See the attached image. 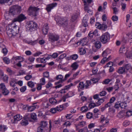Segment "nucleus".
I'll use <instances>...</instances> for the list:
<instances>
[{
  "label": "nucleus",
  "mask_w": 132,
  "mask_h": 132,
  "mask_svg": "<svg viewBox=\"0 0 132 132\" xmlns=\"http://www.w3.org/2000/svg\"><path fill=\"white\" fill-rule=\"evenodd\" d=\"M49 29V27L48 26V24L47 23H46L44 24L43 26V33L44 35L47 34Z\"/></svg>",
  "instance_id": "9b49d317"
},
{
  "label": "nucleus",
  "mask_w": 132,
  "mask_h": 132,
  "mask_svg": "<svg viewBox=\"0 0 132 132\" xmlns=\"http://www.w3.org/2000/svg\"><path fill=\"white\" fill-rule=\"evenodd\" d=\"M74 95L73 92H69L67 94V96H68V97H71Z\"/></svg>",
  "instance_id": "3c124183"
},
{
  "label": "nucleus",
  "mask_w": 132,
  "mask_h": 132,
  "mask_svg": "<svg viewBox=\"0 0 132 132\" xmlns=\"http://www.w3.org/2000/svg\"><path fill=\"white\" fill-rule=\"evenodd\" d=\"M88 129L87 127H85L82 129H79L78 132H88Z\"/></svg>",
  "instance_id": "f704fd0d"
},
{
  "label": "nucleus",
  "mask_w": 132,
  "mask_h": 132,
  "mask_svg": "<svg viewBox=\"0 0 132 132\" xmlns=\"http://www.w3.org/2000/svg\"><path fill=\"white\" fill-rule=\"evenodd\" d=\"M57 24L59 26L65 27L68 26V19L66 17H63L59 16L55 18Z\"/></svg>",
  "instance_id": "7ed1b4c3"
},
{
  "label": "nucleus",
  "mask_w": 132,
  "mask_h": 132,
  "mask_svg": "<svg viewBox=\"0 0 132 132\" xmlns=\"http://www.w3.org/2000/svg\"><path fill=\"white\" fill-rule=\"evenodd\" d=\"M49 102L52 104H55L57 103V100L54 98L52 97L49 99Z\"/></svg>",
  "instance_id": "aec40b11"
},
{
  "label": "nucleus",
  "mask_w": 132,
  "mask_h": 132,
  "mask_svg": "<svg viewBox=\"0 0 132 132\" xmlns=\"http://www.w3.org/2000/svg\"><path fill=\"white\" fill-rule=\"evenodd\" d=\"M27 107V111L29 112H31L34 111L37 108H38L39 106L37 105H32L30 106H28L27 105H26Z\"/></svg>",
  "instance_id": "9d476101"
},
{
  "label": "nucleus",
  "mask_w": 132,
  "mask_h": 132,
  "mask_svg": "<svg viewBox=\"0 0 132 132\" xmlns=\"http://www.w3.org/2000/svg\"><path fill=\"white\" fill-rule=\"evenodd\" d=\"M13 8V10L11 9L9 11L10 13L12 14L13 15H15L19 13L21 11V7L20 6H16L14 7Z\"/></svg>",
  "instance_id": "0eeeda50"
},
{
  "label": "nucleus",
  "mask_w": 132,
  "mask_h": 132,
  "mask_svg": "<svg viewBox=\"0 0 132 132\" xmlns=\"http://www.w3.org/2000/svg\"><path fill=\"white\" fill-rule=\"evenodd\" d=\"M45 79L44 77L42 78L40 80V84L43 85H44L45 84Z\"/></svg>",
  "instance_id": "e433bc0d"
},
{
  "label": "nucleus",
  "mask_w": 132,
  "mask_h": 132,
  "mask_svg": "<svg viewBox=\"0 0 132 132\" xmlns=\"http://www.w3.org/2000/svg\"><path fill=\"white\" fill-rule=\"evenodd\" d=\"M85 84V88L87 89L88 88V87L91 85V82L90 80H86Z\"/></svg>",
  "instance_id": "bb28decb"
},
{
  "label": "nucleus",
  "mask_w": 132,
  "mask_h": 132,
  "mask_svg": "<svg viewBox=\"0 0 132 132\" xmlns=\"http://www.w3.org/2000/svg\"><path fill=\"white\" fill-rule=\"evenodd\" d=\"M112 20L113 21H116L118 19V17L116 15H113L112 18Z\"/></svg>",
  "instance_id": "4d7b16f0"
},
{
  "label": "nucleus",
  "mask_w": 132,
  "mask_h": 132,
  "mask_svg": "<svg viewBox=\"0 0 132 132\" xmlns=\"http://www.w3.org/2000/svg\"><path fill=\"white\" fill-rule=\"evenodd\" d=\"M125 72V69L124 67L120 68L118 70V72L120 74H122Z\"/></svg>",
  "instance_id": "c756f323"
},
{
  "label": "nucleus",
  "mask_w": 132,
  "mask_h": 132,
  "mask_svg": "<svg viewBox=\"0 0 132 132\" xmlns=\"http://www.w3.org/2000/svg\"><path fill=\"white\" fill-rule=\"evenodd\" d=\"M30 114L27 113L25 115V126L28 124V121H31Z\"/></svg>",
  "instance_id": "f8f14e48"
},
{
  "label": "nucleus",
  "mask_w": 132,
  "mask_h": 132,
  "mask_svg": "<svg viewBox=\"0 0 132 132\" xmlns=\"http://www.w3.org/2000/svg\"><path fill=\"white\" fill-rule=\"evenodd\" d=\"M92 42H94V43L95 44V46L96 48L99 49L101 47V43L99 41L93 40Z\"/></svg>",
  "instance_id": "4468645a"
},
{
  "label": "nucleus",
  "mask_w": 132,
  "mask_h": 132,
  "mask_svg": "<svg viewBox=\"0 0 132 132\" xmlns=\"http://www.w3.org/2000/svg\"><path fill=\"white\" fill-rule=\"evenodd\" d=\"M56 79L57 80H59V81L55 83V84L56 85L62 83L65 81V80H64V79H63V77L61 75L57 76L56 77Z\"/></svg>",
  "instance_id": "1a4fd4ad"
},
{
  "label": "nucleus",
  "mask_w": 132,
  "mask_h": 132,
  "mask_svg": "<svg viewBox=\"0 0 132 132\" xmlns=\"http://www.w3.org/2000/svg\"><path fill=\"white\" fill-rule=\"evenodd\" d=\"M27 85L29 87L31 88H32L34 86V82L31 81H28L27 83Z\"/></svg>",
  "instance_id": "4c0bfd02"
},
{
  "label": "nucleus",
  "mask_w": 132,
  "mask_h": 132,
  "mask_svg": "<svg viewBox=\"0 0 132 132\" xmlns=\"http://www.w3.org/2000/svg\"><path fill=\"white\" fill-rule=\"evenodd\" d=\"M83 2L84 3V4L86 5L87 3L89 4L91 3L92 0H82Z\"/></svg>",
  "instance_id": "bf43d9fd"
},
{
  "label": "nucleus",
  "mask_w": 132,
  "mask_h": 132,
  "mask_svg": "<svg viewBox=\"0 0 132 132\" xmlns=\"http://www.w3.org/2000/svg\"><path fill=\"white\" fill-rule=\"evenodd\" d=\"M7 127L6 126L4 125H1L0 126V131H4L6 130Z\"/></svg>",
  "instance_id": "b1692460"
},
{
  "label": "nucleus",
  "mask_w": 132,
  "mask_h": 132,
  "mask_svg": "<svg viewBox=\"0 0 132 132\" xmlns=\"http://www.w3.org/2000/svg\"><path fill=\"white\" fill-rule=\"evenodd\" d=\"M82 24L83 26L85 27L87 26V20L83 19L82 21Z\"/></svg>",
  "instance_id": "49530a36"
},
{
  "label": "nucleus",
  "mask_w": 132,
  "mask_h": 132,
  "mask_svg": "<svg viewBox=\"0 0 132 132\" xmlns=\"http://www.w3.org/2000/svg\"><path fill=\"white\" fill-rule=\"evenodd\" d=\"M37 40L34 41L31 40L30 41H25V43L32 45H34L37 44Z\"/></svg>",
  "instance_id": "6ab92c4d"
},
{
  "label": "nucleus",
  "mask_w": 132,
  "mask_h": 132,
  "mask_svg": "<svg viewBox=\"0 0 132 132\" xmlns=\"http://www.w3.org/2000/svg\"><path fill=\"white\" fill-rule=\"evenodd\" d=\"M25 19V16L22 14L19 15L12 21L13 23L6 26V30L7 34L10 37L15 36L19 32V27L14 23L16 21L20 22Z\"/></svg>",
  "instance_id": "f257e3e1"
},
{
  "label": "nucleus",
  "mask_w": 132,
  "mask_h": 132,
  "mask_svg": "<svg viewBox=\"0 0 132 132\" xmlns=\"http://www.w3.org/2000/svg\"><path fill=\"white\" fill-rule=\"evenodd\" d=\"M48 36V40L52 45L55 44V42L57 41L59 39V36L55 34L50 33Z\"/></svg>",
  "instance_id": "39448f33"
},
{
  "label": "nucleus",
  "mask_w": 132,
  "mask_h": 132,
  "mask_svg": "<svg viewBox=\"0 0 132 132\" xmlns=\"http://www.w3.org/2000/svg\"><path fill=\"white\" fill-rule=\"evenodd\" d=\"M14 119L16 121H17L21 119H22V117L20 114H17L14 117Z\"/></svg>",
  "instance_id": "4be33fe9"
},
{
  "label": "nucleus",
  "mask_w": 132,
  "mask_h": 132,
  "mask_svg": "<svg viewBox=\"0 0 132 132\" xmlns=\"http://www.w3.org/2000/svg\"><path fill=\"white\" fill-rule=\"evenodd\" d=\"M96 106H96V104L94 103H91L89 104V105L88 107L90 109H92L93 108H94Z\"/></svg>",
  "instance_id": "79ce46f5"
},
{
  "label": "nucleus",
  "mask_w": 132,
  "mask_h": 132,
  "mask_svg": "<svg viewBox=\"0 0 132 132\" xmlns=\"http://www.w3.org/2000/svg\"><path fill=\"white\" fill-rule=\"evenodd\" d=\"M125 47L124 46H122L119 50L120 53H123L125 51Z\"/></svg>",
  "instance_id": "680f3d73"
},
{
  "label": "nucleus",
  "mask_w": 132,
  "mask_h": 132,
  "mask_svg": "<svg viewBox=\"0 0 132 132\" xmlns=\"http://www.w3.org/2000/svg\"><path fill=\"white\" fill-rule=\"evenodd\" d=\"M107 27V26L106 25L103 24H101V28H100V29L105 31Z\"/></svg>",
  "instance_id": "473e14b6"
},
{
  "label": "nucleus",
  "mask_w": 132,
  "mask_h": 132,
  "mask_svg": "<svg viewBox=\"0 0 132 132\" xmlns=\"http://www.w3.org/2000/svg\"><path fill=\"white\" fill-rule=\"evenodd\" d=\"M79 52L80 55H83L85 53L86 51L84 48H81L79 50Z\"/></svg>",
  "instance_id": "cd10ccee"
},
{
  "label": "nucleus",
  "mask_w": 132,
  "mask_h": 132,
  "mask_svg": "<svg viewBox=\"0 0 132 132\" xmlns=\"http://www.w3.org/2000/svg\"><path fill=\"white\" fill-rule=\"evenodd\" d=\"M131 68V66L130 64H126L125 67V69H126L128 70L129 69H130Z\"/></svg>",
  "instance_id": "6e6d98bb"
},
{
  "label": "nucleus",
  "mask_w": 132,
  "mask_h": 132,
  "mask_svg": "<svg viewBox=\"0 0 132 132\" xmlns=\"http://www.w3.org/2000/svg\"><path fill=\"white\" fill-rule=\"evenodd\" d=\"M85 88V84L84 82L82 81L80 82L78 86V89H80L81 90H83L84 88Z\"/></svg>",
  "instance_id": "f3484780"
},
{
  "label": "nucleus",
  "mask_w": 132,
  "mask_h": 132,
  "mask_svg": "<svg viewBox=\"0 0 132 132\" xmlns=\"http://www.w3.org/2000/svg\"><path fill=\"white\" fill-rule=\"evenodd\" d=\"M66 56V55L65 53L63 54L60 55L59 57V59L61 60V59H62V61H61L62 62V60H64L65 59L64 58Z\"/></svg>",
  "instance_id": "37998d69"
},
{
  "label": "nucleus",
  "mask_w": 132,
  "mask_h": 132,
  "mask_svg": "<svg viewBox=\"0 0 132 132\" xmlns=\"http://www.w3.org/2000/svg\"><path fill=\"white\" fill-rule=\"evenodd\" d=\"M120 102H116L114 105V107L116 109H118L120 107Z\"/></svg>",
  "instance_id": "8fccbe9b"
},
{
  "label": "nucleus",
  "mask_w": 132,
  "mask_h": 132,
  "mask_svg": "<svg viewBox=\"0 0 132 132\" xmlns=\"http://www.w3.org/2000/svg\"><path fill=\"white\" fill-rule=\"evenodd\" d=\"M3 60L4 62L7 64H9L10 63L9 59L7 57H4L3 58Z\"/></svg>",
  "instance_id": "ea45409f"
},
{
  "label": "nucleus",
  "mask_w": 132,
  "mask_h": 132,
  "mask_svg": "<svg viewBox=\"0 0 132 132\" xmlns=\"http://www.w3.org/2000/svg\"><path fill=\"white\" fill-rule=\"evenodd\" d=\"M57 4L56 3H53L47 5L46 6V10L48 12L51 11V10L53 9L57 5Z\"/></svg>",
  "instance_id": "6e6552de"
},
{
  "label": "nucleus",
  "mask_w": 132,
  "mask_h": 132,
  "mask_svg": "<svg viewBox=\"0 0 132 132\" xmlns=\"http://www.w3.org/2000/svg\"><path fill=\"white\" fill-rule=\"evenodd\" d=\"M6 88L5 85L3 83H1L0 84V89H1L2 90Z\"/></svg>",
  "instance_id": "052dcab7"
},
{
  "label": "nucleus",
  "mask_w": 132,
  "mask_h": 132,
  "mask_svg": "<svg viewBox=\"0 0 132 132\" xmlns=\"http://www.w3.org/2000/svg\"><path fill=\"white\" fill-rule=\"evenodd\" d=\"M132 115V111L129 110L126 112V116L127 117H129Z\"/></svg>",
  "instance_id": "a19ab883"
},
{
  "label": "nucleus",
  "mask_w": 132,
  "mask_h": 132,
  "mask_svg": "<svg viewBox=\"0 0 132 132\" xmlns=\"http://www.w3.org/2000/svg\"><path fill=\"white\" fill-rule=\"evenodd\" d=\"M42 54V53L38 51L35 53L33 55L34 56H39L40 54Z\"/></svg>",
  "instance_id": "69168bd1"
},
{
  "label": "nucleus",
  "mask_w": 132,
  "mask_h": 132,
  "mask_svg": "<svg viewBox=\"0 0 132 132\" xmlns=\"http://www.w3.org/2000/svg\"><path fill=\"white\" fill-rule=\"evenodd\" d=\"M93 113L90 112H88L86 114V117L88 119H90L92 118Z\"/></svg>",
  "instance_id": "58836bf2"
},
{
  "label": "nucleus",
  "mask_w": 132,
  "mask_h": 132,
  "mask_svg": "<svg viewBox=\"0 0 132 132\" xmlns=\"http://www.w3.org/2000/svg\"><path fill=\"white\" fill-rule=\"evenodd\" d=\"M110 39V35L107 32L103 34L100 38L101 41L103 44L106 43L109 41Z\"/></svg>",
  "instance_id": "423d86ee"
},
{
  "label": "nucleus",
  "mask_w": 132,
  "mask_h": 132,
  "mask_svg": "<svg viewBox=\"0 0 132 132\" xmlns=\"http://www.w3.org/2000/svg\"><path fill=\"white\" fill-rule=\"evenodd\" d=\"M129 122L127 120L125 121L123 123V125L125 127H126L129 125Z\"/></svg>",
  "instance_id": "09e8293b"
},
{
  "label": "nucleus",
  "mask_w": 132,
  "mask_h": 132,
  "mask_svg": "<svg viewBox=\"0 0 132 132\" xmlns=\"http://www.w3.org/2000/svg\"><path fill=\"white\" fill-rule=\"evenodd\" d=\"M37 23L31 21L27 22L25 25L26 31L27 30H30L31 31H35L37 29Z\"/></svg>",
  "instance_id": "20e7f679"
},
{
  "label": "nucleus",
  "mask_w": 132,
  "mask_h": 132,
  "mask_svg": "<svg viewBox=\"0 0 132 132\" xmlns=\"http://www.w3.org/2000/svg\"><path fill=\"white\" fill-rule=\"evenodd\" d=\"M34 6H30L29 8V15L30 16H36L37 15L39 11L42 10V8L40 7L38 5L41 3V0H32Z\"/></svg>",
  "instance_id": "f03ea898"
},
{
  "label": "nucleus",
  "mask_w": 132,
  "mask_h": 132,
  "mask_svg": "<svg viewBox=\"0 0 132 132\" xmlns=\"http://www.w3.org/2000/svg\"><path fill=\"white\" fill-rule=\"evenodd\" d=\"M98 101L96 103V106H98L100 105L104 101V99L103 98H98Z\"/></svg>",
  "instance_id": "dca6fc26"
},
{
  "label": "nucleus",
  "mask_w": 132,
  "mask_h": 132,
  "mask_svg": "<svg viewBox=\"0 0 132 132\" xmlns=\"http://www.w3.org/2000/svg\"><path fill=\"white\" fill-rule=\"evenodd\" d=\"M111 80L109 79H106L103 81L102 83L103 84H108Z\"/></svg>",
  "instance_id": "a18cd8bd"
},
{
  "label": "nucleus",
  "mask_w": 132,
  "mask_h": 132,
  "mask_svg": "<svg viewBox=\"0 0 132 132\" xmlns=\"http://www.w3.org/2000/svg\"><path fill=\"white\" fill-rule=\"evenodd\" d=\"M131 130L132 128H126L123 131V132H131Z\"/></svg>",
  "instance_id": "774afa93"
},
{
  "label": "nucleus",
  "mask_w": 132,
  "mask_h": 132,
  "mask_svg": "<svg viewBox=\"0 0 132 132\" xmlns=\"http://www.w3.org/2000/svg\"><path fill=\"white\" fill-rule=\"evenodd\" d=\"M71 67L72 68V70H75L78 68V65L77 63L75 62L72 64Z\"/></svg>",
  "instance_id": "a878e982"
},
{
  "label": "nucleus",
  "mask_w": 132,
  "mask_h": 132,
  "mask_svg": "<svg viewBox=\"0 0 132 132\" xmlns=\"http://www.w3.org/2000/svg\"><path fill=\"white\" fill-rule=\"evenodd\" d=\"M88 108L87 107L84 106L81 108V110L82 112H85L88 111Z\"/></svg>",
  "instance_id": "72a5a7b5"
},
{
  "label": "nucleus",
  "mask_w": 132,
  "mask_h": 132,
  "mask_svg": "<svg viewBox=\"0 0 132 132\" xmlns=\"http://www.w3.org/2000/svg\"><path fill=\"white\" fill-rule=\"evenodd\" d=\"M59 107L57 106L55 108H53L51 109L50 111L53 113H56L57 111H61V109H58Z\"/></svg>",
  "instance_id": "2eb2a0df"
},
{
  "label": "nucleus",
  "mask_w": 132,
  "mask_h": 132,
  "mask_svg": "<svg viewBox=\"0 0 132 132\" xmlns=\"http://www.w3.org/2000/svg\"><path fill=\"white\" fill-rule=\"evenodd\" d=\"M43 75L44 77L48 78L49 76V73L47 72H44L43 73Z\"/></svg>",
  "instance_id": "0e129e2a"
},
{
  "label": "nucleus",
  "mask_w": 132,
  "mask_h": 132,
  "mask_svg": "<svg viewBox=\"0 0 132 132\" xmlns=\"http://www.w3.org/2000/svg\"><path fill=\"white\" fill-rule=\"evenodd\" d=\"M105 120L106 121L105 122V124L104 125H105V126H107L106 124L109 123V120L108 119L107 117L105 118L104 116H102L101 117V122L103 123Z\"/></svg>",
  "instance_id": "ddd939ff"
},
{
  "label": "nucleus",
  "mask_w": 132,
  "mask_h": 132,
  "mask_svg": "<svg viewBox=\"0 0 132 132\" xmlns=\"http://www.w3.org/2000/svg\"><path fill=\"white\" fill-rule=\"evenodd\" d=\"M127 106V103H126V102H121L120 103V107L122 109H125Z\"/></svg>",
  "instance_id": "7c9ffc66"
},
{
  "label": "nucleus",
  "mask_w": 132,
  "mask_h": 132,
  "mask_svg": "<svg viewBox=\"0 0 132 132\" xmlns=\"http://www.w3.org/2000/svg\"><path fill=\"white\" fill-rule=\"evenodd\" d=\"M113 62L110 61L106 64V66L107 67H111L113 66Z\"/></svg>",
  "instance_id": "e2e57ef3"
},
{
  "label": "nucleus",
  "mask_w": 132,
  "mask_h": 132,
  "mask_svg": "<svg viewBox=\"0 0 132 132\" xmlns=\"http://www.w3.org/2000/svg\"><path fill=\"white\" fill-rule=\"evenodd\" d=\"M2 91V92L3 94L4 95H7L9 93V91L8 90H7L6 88L5 89L3 90Z\"/></svg>",
  "instance_id": "c9c22d12"
},
{
  "label": "nucleus",
  "mask_w": 132,
  "mask_h": 132,
  "mask_svg": "<svg viewBox=\"0 0 132 132\" xmlns=\"http://www.w3.org/2000/svg\"><path fill=\"white\" fill-rule=\"evenodd\" d=\"M86 122H85L82 121L80 122L78 124V126L83 127L86 125Z\"/></svg>",
  "instance_id": "603ef678"
},
{
  "label": "nucleus",
  "mask_w": 132,
  "mask_h": 132,
  "mask_svg": "<svg viewBox=\"0 0 132 132\" xmlns=\"http://www.w3.org/2000/svg\"><path fill=\"white\" fill-rule=\"evenodd\" d=\"M2 52L5 55L7 54L8 52V51L7 49L6 48H3Z\"/></svg>",
  "instance_id": "13d9d810"
},
{
  "label": "nucleus",
  "mask_w": 132,
  "mask_h": 132,
  "mask_svg": "<svg viewBox=\"0 0 132 132\" xmlns=\"http://www.w3.org/2000/svg\"><path fill=\"white\" fill-rule=\"evenodd\" d=\"M108 112L111 113H113L115 112V110L113 108H109L108 109Z\"/></svg>",
  "instance_id": "c03bdc74"
},
{
  "label": "nucleus",
  "mask_w": 132,
  "mask_h": 132,
  "mask_svg": "<svg viewBox=\"0 0 132 132\" xmlns=\"http://www.w3.org/2000/svg\"><path fill=\"white\" fill-rule=\"evenodd\" d=\"M47 124V122L45 121H42L41 122L40 126L44 129L46 127Z\"/></svg>",
  "instance_id": "5701e85b"
},
{
  "label": "nucleus",
  "mask_w": 132,
  "mask_h": 132,
  "mask_svg": "<svg viewBox=\"0 0 132 132\" xmlns=\"http://www.w3.org/2000/svg\"><path fill=\"white\" fill-rule=\"evenodd\" d=\"M52 84L50 82V81H49L47 84L45 85L46 87L48 88L50 87H52Z\"/></svg>",
  "instance_id": "5fc2aeb1"
},
{
  "label": "nucleus",
  "mask_w": 132,
  "mask_h": 132,
  "mask_svg": "<svg viewBox=\"0 0 132 132\" xmlns=\"http://www.w3.org/2000/svg\"><path fill=\"white\" fill-rule=\"evenodd\" d=\"M78 14H73L72 16L71 20L73 22L76 20L78 17Z\"/></svg>",
  "instance_id": "c85d7f7f"
},
{
  "label": "nucleus",
  "mask_w": 132,
  "mask_h": 132,
  "mask_svg": "<svg viewBox=\"0 0 132 132\" xmlns=\"http://www.w3.org/2000/svg\"><path fill=\"white\" fill-rule=\"evenodd\" d=\"M125 113L122 111L120 112L118 115V117L120 119H122L125 117Z\"/></svg>",
  "instance_id": "412c9836"
},
{
  "label": "nucleus",
  "mask_w": 132,
  "mask_h": 132,
  "mask_svg": "<svg viewBox=\"0 0 132 132\" xmlns=\"http://www.w3.org/2000/svg\"><path fill=\"white\" fill-rule=\"evenodd\" d=\"M31 120L32 119L35 121L37 120V115L35 113H32L30 114Z\"/></svg>",
  "instance_id": "a211bd4d"
},
{
  "label": "nucleus",
  "mask_w": 132,
  "mask_h": 132,
  "mask_svg": "<svg viewBox=\"0 0 132 132\" xmlns=\"http://www.w3.org/2000/svg\"><path fill=\"white\" fill-rule=\"evenodd\" d=\"M78 57V56L77 54H74L71 55L70 58H71L72 60H76Z\"/></svg>",
  "instance_id": "2f4dec72"
},
{
  "label": "nucleus",
  "mask_w": 132,
  "mask_h": 132,
  "mask_svg": "<svg viewBox=\"0 0 132 132\" xmlns=\"http://www.w3.org/2000/svg\"><path fill=\"white\" fill-rule=\"evenodd\" d=\"M97 32L95 30L93 32H90L88 34V35L90 37V38H92L93 37V36Z\"/></svg>",
  "instance_id": "de8ad7c7"
},
{
  "label": "nucleus",
  "mask_w": 132,
  "mask_h": 132,
  "mask_svg": "<svg viewBox=\"0 0 132 132\" xmlns=\"http://www.w3.org/2000/svg\"><path fill=\"white\" fill-rule=\"evenodd\" d=\"M16 79H11L10 85L12 87H13L15 86V83H16Z\"/></svg>",
  "instance_id": "393cba45"
},
{
  "label": "nucleus",
  "mask_w": 132,
  "mask_h": 132,
  "mask_svg": "<svg viewBox=\"0 0 132 132\" xmlns=\"http://www.w3.org/2000/svg\"><path fill=\"white\" fill-rule=\"evenodd\" d=\"M44 129V128L40 126L38 128L37 132H43Z\"/></svg>",
  "instance_id": "338daca9"
},
{
  "label": "nucleus",
  "mask_w": 132,
  "mask_h": 132,
  "mask_svg": "<svg viewBox=\"0 0 132 132\" xmlns=\"http://www.w3.org/2000/svg\"><path fill=\"white\" fill-rule=\"evenodd\" d=\"M73 85V84L72 83H70V84L65 86L64 87V89L66 90H67L71 86H72Z\"/></svg>",
  "instance_id": "864d4df0"
}]
</instances>
